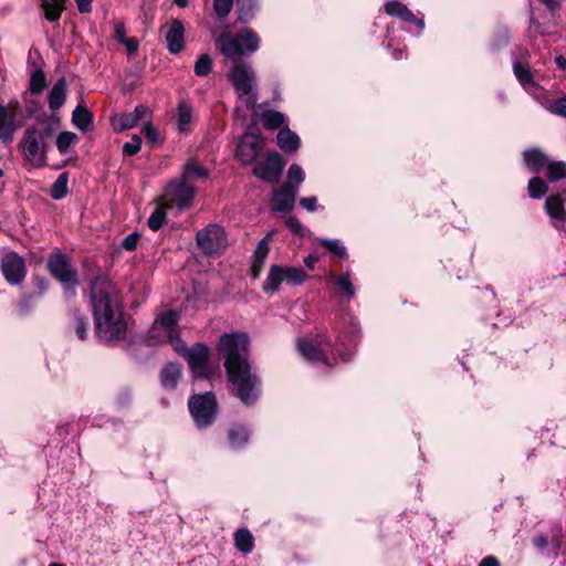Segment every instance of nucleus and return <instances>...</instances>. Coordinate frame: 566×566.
<instances>
[{"instance_id":"38","label":"nucleus","mask_w":566,"mask_h":566,"mask_svg":"<svg viewBox=\"0 0 566 566\" xmlns=\"http://www.w3.org/2000/svg\"><path fill=\"white\" fill-rule=\"evenodd\" d=\"M67 174L63 172L53 182L50 195L54 200H61L67 195Z\"/></svg>"},{"instance_id":"31","label":"nucleus","mask_w":566,"mask_h":566,"mask_svg":"<svg viewBox=\"0 0 566 566\" xmlns=\"http://www.w3.org/2000/svg\"><path fill=\"white\" fill-rule=\"evenodd\" d=\"M72 325L78 339L85 340L88 332V318L78 311L72 313Z\"/></svg>"},{"instance_id":"54","label":"nucleus","mask_w":566,"mask_h":566,"mask_svg":"<svg viewBox=\"0 0 566 566\" xmlns=\"http://www.w3.org/2000/svg\"><path fill=\"white\" fill-rule=\"evenodd\" d=\"M149 113V109L147 106L138 105L135 107L130 114L133 115L135 122L138 124L142 119H144Z\"/></svg>"},{"instance_id":"27","label":"nucleus","mask_w":566,"mask_h":566,"mask_svg":"<svg viewBox=\"0 0 566 566\" xmlns=\"http://www.w3.org/2000/svg\"><path fill=\"white\" fill-rule=\"evenodd\" d=\"M524 161L533 172H539L545 168L548 159L541 150L530 149L524 153Z\"/></svg>"},{"instance_id":"30","label":"nucleus","mask_w":566,"mask_h":566,"mask_svg":"<svg viewBox=\"0 0 566 566\" xmlns=\"http://www.w3.org/2000/svg\"><path fill=\"white\" fill-rule=\"evenodd\" d=\"M249 431L243 426H233L230 428L228 433L229 444L233 449L241 448L249 440Z\"/></svg>"},{"instance_id":"35","label":"nucleus","mask_w":566,"mask_h":566,"mask_svg":"<svg viewBox=\"0 0 566 566\" xmlns=\"http://www.w3.org/2000/svg\"><path fill=\"white\" fill-rule=\"evenodd\" d=\"M77 136L72 132H62L56 137V148L61 155H65L76 144Z\"/></svg>"},{"instance_id":"37","label":"nucleus","mask_w":566,"mask_h":566,"mask_svg":"<svg viewBox=\"0 0 566 566\" xmlns=\"http://www.w3.org/2000/svg\"><path fill=\"white\" fill-rule=\"evenodd\" d=\"M112 125L115 132H124L137 125L130 113L115 115L112 118Z\"/></svg>"},{"instance_id":"51","label":"nucleus","mask_w":566,"mask_h":566,"mask_svg":"<svg viewBox=\"0 0 566 566\" xmlns=\"http://www.w3.org/2000/svg\"><path fill=\"white\" fill-rule=\"evenodd\" d=\"M144 134H145V137L147 139V142L150 144V145H155L159 142V135H158V132L157 129L150 124H146L144 126V129H143Z\"/></svg>"},{"instance_id":"59","label":"nucleus","mask_w":566,"mask_h":566,"mask_svg":"<svg viewBox=\"0 0 566 566\" xmlns=\"http://www.w3.org/2000/svg\"><path fill=\"white\" fill-rule=\"evenodd\" d=\"M533 542H534L535 547L538 551L543 552L548 545V537L545 535H538L534 538Z\"/></svg>"},{"instance_id":"5","label":"nucleus","mask_w":566,"mask_h":566,"mask_svg":"<svg viewBox=\"0 0 566 566\" xmlns=\"http://www.w3.org/2000/svg\"><path fill=\"white\" fill-rule=\"evenodd\" d=\"M239 98L248 108H253L258 102L255 73L251 65L243 61H234L229 74Z\"/></svg>"},{"instance_id":"26","label":"nucleus","mask_w":566,"mask_h":566,"mask_svg":"<svg viewBox=\"0 0 566 566\" xmlns=\"http://www.w3.org/2000/svg\"><path fill=\"white\" fill-rule=\"evenodd\" d=\"M41 8L44 11L45 19L55 22L65 9V0H41Z\"/></svg>"},{"instance_id":"11","label":"nucleus","mask_w":566,"mask_h":566,"mask_svg":"<svg viewBox=\"0 0 566 566\" xmlns=\"http://www.w3.org/2000/svg\"><path fill=\"white\" fill-rule=\"evenodd\" d=\"M179 346L181 349L177 353L187 359L193 376L196 378H208L211 374L209 366V348L201 343L196 344L191 348H187L184 342L182 345Z\"/></svg>"},{"instance_id":"49","label":"nucleus","mask_w":566,"mask_h":566,"mask_svg":"<svg viewBox=\"0 0 566 566\" xmlns=\"http://www.w3.org/2000/svg\"><path fill=\"white\" fill-rule=\"evenodd\" d=\"M142 146V138L138 135H134L132 137V140L128 143H125L123 146V154L125 156H134L140 150Z\"/></svg>"},{"instance_id":"61","label":"nucleus","mask_w":566,"mask_h":566,"mask_svg":"<svg viewBox=\"0 0 566 566\" xmlns=\"http://www.w3.org/2000/svg\"><path fill=\"white\" fill-rule=\"evenodd\" d=\"M11 138V130L7 127L6 122H0V139L8 142Z\"/></svg>"},{"instance_id":"55","label":"nucleus","mask_w":566,"mask_h":566,"mask_svg":"<svg viewBox=\"0 0 566 566\" xmlns=\"http://www.w3.org/2000/svg\"><path fill=\"white\" fill-rule=\"evenodd\" d=\"M316 203V197H305L300 200V205L307 211H315L317 209Z\"/></svg>"},{"instance_id":"10","label":"nucleus","mask_w":566,"mask_h":566,"mask_svg":"<svg viewBox=\"0 0 566 566\" xmlns=\"http://www.w3.org/2000/svg\"><path fill=\"white\" fill-rule=\"evenodd\" d=\"M195 187L186 184L181 179L170 181L159 200L169 209L177 208L179 210L189 206L195 197Z\"/></svg>"},{"instance_id":"18","label":"nucleus","mask_w":566,"mask_h":566,"mask_svg":"<svg viewBox=\"0 0 566 566\" xmlns=\"http://www.w3.org/2000/svg\"><path fill=\"white\" fill-rule=\"evenodd\" d=\"M185 28L181 21L174 20L166 33L168 50L172 54H178L184 50Z\"/></svg>"},{"instance_id":"48","label":"nucleus","mask_w":566,"mask_h":566,"mask_svg":"<svg viewBox=\"0 0 566 566\" xmlns=\"http://www.w3.org/2000/svg\"><path fill=\"white\" fill-rule=\"evenodd\" d=\"M319 242H321V244L323 247H325L329 251L334 252L338 256H340V258H346L347 256L346 248L340 243L339 240H336V239H333V240H331V239H321Z\"/></svg>"},{"instance_id":"52","label":"nucleus","mask_w":566,"mask_h":566,"mask_svg":"<svg viewBox=\"0 0 566 566\" xmlns=\"http://www.w3.org/2000/svg\"><path fill=\"white\" fill-rule=\"evenodd\" d=\"M271 237L272 233H268L262 240H260L254 253L259 254V256H268L270 252L269 241Z\"/></svg>"},{"instance_id":"4","label":"nucleus","mask_w":566,"mask_h":566,"mask_svg":"<svg viewBox=\"0 0 566 566\" xmlns=\"http://www.w3.org/2000/svg\"><path fill=\"white\" fill-rule=\"evenodd\" d=\"M217 45L220 52L230 57L233 62L240 61L242 55H250L258 51L260 39L251 29L243 28L235 35L230 32H223L217 39Z\"/></svg>"},{"instance_id":"41","label":"nucleus","mask_w":566,"mask_h":566,"mask_svg":"<svg viewBox=\"0 0 566 566\" xmlns=\"http://www.w3.org/2000/svg\"><path fill=\"white\" fill-rule=\"evenodd\" d=\"M258 0H237L239 19L243 22H248L252 18Z\"/></svg>"},{"instance_id":"56","label":"nucleus","mask_w":566,"mask_h":566,"mask_svg":"<svg viewBox=\"0 0 566 566\" xmlns=\"http://www.w3.org/2000/svg\"><path fill=\"white\" fill-rule=\"evenodd\" d=\"M285 223L287 228L294 233H300L302 231V224L300 220L295 217H289Z\"/></svg>"},{"instance_id":"13","label":"nucleus","mask_w":566,"mask_h":566,"mask_svg":"<svg viewBox=\"0 0 566 566\" xmlns=\"http://www.w3.org/2000/svg\"><path fill=\"white\" fill-rule=\"evenodd\" d=\"M1 272L11 285H18L24 281L27 269L24 259L17 252H9L1 259Z\"/></svg>"},{"instance_id":"63","label":"nucleus","mask_w":566,"mask_h":566,"mask_svg":"<svg viewBox=\"0 0 566 566\" xmlns=\"http://www.w3.org/2000/svg\"><path fill=\"white\" fill-rule=\"evenodd\" d=\"M318 261V258L316 255H307L305 259H304V263L307 268L310 269H314V265L315 263Z\"/></svg>"},{"instance_id":"40","label":"nucleus","mask_w":566,"mask_h":566,"mask_svg":"<svg viewBox=\"0 0 566 566\" xmlns=\"http://www.w3.org/2000/svg\"><path fill=\"white\" fill-rule=\"evenodd\" d=\"M285 282L292 285H301L307 277V274L301 268L283 266Z\"/></svg>"},{"instance_id":"46","label":"nucleus","mask_w":566,"mask_h":566,"mask_svg":"<svg viewBox=\"0 0 566 566\" xmlns=\"http://www.w3.org/2000/svg\"><path fill=\"white\" fill-rule=\"evenodd\" d=\"M304 179L305 174L302 167L297 164H292L287 170V182L285 185H291L298 188Z\"/></svg>"},{"instance_id":"23","label":"nucleus","mask_w":566,"mask_h":566,"mask_svg":"<svg viewBox=\"0 0 566 566\" xmlns=\"http://www.w3.org/2000/svg\"><path fill=\"white\" fill-rule=\"evenodd\" d=\"M276 142L284 153H295L301 143L300 137L289 128H283L277 133Z\"/></svg>"},{"instance_id":"57","label":"nucleus","mask_w":566,"mask_h":566,"mask_svg":"<svg viewBox=\"0 0 566 566\" xmlns=\"http://www.w3.org/2000/svg\"><path fill=\"white\" fill-rule=\"evenodd\" d=\"M93 0H75L76 7L81 13H90L92 11Z\"/></svg>"},{"instance_id":"33","label":"nucleus","mask_w":566,"mask_h":566,"mask_svg":"<svg viewBox=\"0 0 566 566\" xmlns=\"http://www.w3.org/2000/svg\"><path fill=\"white\" fill-rule=\"evenodd\" d=\"M329 279L334 282V284L343 291V293L348 297L352 298L355 296V287L353 283L350 282V277L348 273L340 274L338 276L334 274H329Z\"/></svg>"},{"instance_id":"39","label":"nucleus","mask_w":566,"mask_h":566,"mask_svg":"<svg viewBox=\"0 0 566 566\" xmlns=\"http://www.w3.org/2000/svg\"><path fill=\"white\" fill-rule=\"evenodd\" d=\"M169 209L168 207H165L164 203L159 200L158 207L153 211L150 217L148 218V227L157 231L159 230L165 220H166V210Z\"/></svg>"},{"instance_id":"6","label":"nucleus","mask_w":566,"mask_h":566,"mask_svg":"<svg viewBox=\"0 0 566 566\" xmlns=\"http://www.w3.org/2000/svg\"><path fill=\"white\" fill-rule=\"evenodd\" d=\"M188 406L198 428L205 429L216 420L217 400L213 394L193 395L190 397Z\"/></svg>"},{"instance_id":"53","label":"nucleus","mask_w":566,"mask_h":566,"mask_svg":"<svg viewBox=\"0 0 566 566\" xmlns=\"http://www.w3.org/2000/svg\"><path fill=\"white\" fill-rule=\"evenodd\" d=\"M139 240V234L136 232H133L128 234L123 241H122V248L127 251H133L136 249L137 243Z\"/></svg>"},{"instance_id":"20","label":"nucleus","mask_w":566,"mask_h":566,"mask_svg":"<svg viewBox=\"0 0 566 566\" xmlns=\"http://www.w3.org/2000/svg\"><path fill=\"white\" fill-rule=\"evenodd\" d=\"M67 84L65 77H60L49 92L48 102L52 111L60 109L66 99Z\"/></svg>"},{"instance_id":"62","label":"nucleus","mask_w":566,"mask_h":566,"mask_svg":"<svg viewBox=\"0 0 566 566\" xmlns=\"http://www.w3.org/2000/svg\"><path fill=\"white\" fill-rule=\"evenodd\" d=\"M479 566H500V563L496 557L490 555V556L484 557L480 562Z\"/></svg>"},{"instance_id":"21","label":"nucleus","mask_w":566,"mask_h":566,"mask_svg":"<svg viewBox=\"0 0 566 566\" xmlns=\"http://www.w3.org/2000/svg\"><path fill=\"white\" fill-rule=\"evenodd\" d=\"M209 176V171L195 161H190L185 165L181 175V180L188 185L193 186L199 180H205Z\"/></svg>"},{"instance_id":"42","label":"nucleus","mask_w":566,"mask_h":566,"mask_svg":"<svg viewBox=\"0 0 566 566\" xmlns=\"http://www.w3.org/2000/svg\"><path fill=\"white\" fill-rule=\"evenodd\" d=\"M212 65L213 62L210 55L201 54L195 63V74L200 77L207 76L211 73Z\"/></svg>"},{"instance_id":"44","label":"nucleus","mask_w":566,"mask_h":566,"mask_svg":"<svg viewBox=\"0 0 566 566\" xmlns=\"http://www.w3.org/2000/svg\"><path fill=\"white\" fill-rule=\"evenodd\" d=\"M46 86L45 74L42 70H35L30 78V91L33 94H41Z\"/></svg>"},{"instance_id":"2","label":"nucleus","mask_w":566,"mask_h":566,"mask_svg":"<svg viewBox=\"0 0 566 566\" xmlns=\"http://www.w3.org/2000/svg\"><path fill=\"white\" fill-rule=\"evenodd\" d=\"M249 338L243 333L223 335L220 352L226 358L224 366L229 380L237 389V396L244 405H252L258 397V377L251 373L248 360Z\"/></svg>"},{"instance_id":"9","label":"nucleus","mask_w":566,"mask_h":566,"mask_svg":"<svg viewBox=\"0 0 566 566\" xmlns=\"http://www.w3.org/2000/svg\"><path fill=\"white\" fill-rule=\"evenodd\" d=\"M196 241L199 249L207 255L220 254L228 245L226 232L218 224H209L199 230Z\"/></svg>"},{"instance_id":"60","label":"nucleus","mask_w":566,"mask_h":566,"mask_svg":"<svg viewBox=\"0 0 566 566\" xmlns=\"http://www.w3.org/2000/svg\"><path fill=\"white\" fill-rule=\"evenodd\" d=\"M115 39L120 43L128 39L126 38V30L120 23L115 25Z\"/></svg>"},{"instance_id":"12","label":"nucleus","mask_w":566,"mask_h":566,"mask_svg":"<svg viewBox=\"0 0 566 566\" xmlns=\"http://www.w3.org/2000/svg\"><path fill=\"white\" fill-rule=\"evenodd\" d=\"M263 147L264 138L261 134L245 133L237 147L235 156L243 165H251Z\"/></svg>"},{"instance_id":"64","label":"nucleus","mask_w":566,"mask_h":566,"mask_svg":"<svg viewBox=\"0 0 566 566\" xmlns=\"http://www.w3.org/2000/svg\"><path fill=\"white\" fill-rule=\"evenodd\" d=\"M555 62L560 70L566 69V59L564 56H562V55L557 56L555 59Z\"/></svg>"},{"instance_id":"32","label":"nucleus","mask_w":566,"mask_h":566,"mask_svg":"<svg viewBox=\"0 0 566 566\" xmlns=\"http://www.w3.org/2000/svg\"><path fill=\"white\" fill-rule=\"evenodd\" d=\"M192 122V109L186 103H180L178 106L177 128L180 133H188Z\"/></svg>"},{"instance_id":"29","label":"nucleus","mask_w":566,"mask_h":566,"mask_svg":"<svg viewBox=\"0 0 566 566\" xmlns=\"http://www.w3.org/2000/svg\"><path fill=\"white\" fill-rule=\"evenodd\" d=\"M545 209L551 218L556 220H565L566 211L564 209L563 200L559 196L553 195L546 199Z\"/></svg>"},{"instance_id":"43","label":"nucleus","mask_w":566,"mask_h":566,"mask_svg":"<svg viewBox=\"0 0 566 566\" xmlns=\"http://www.w3.org/2000/svg\"><path fill=\"white\" fill-rule=\"evenodd\" d=\"M528 195L531 198L538 199L547 191V185L541 177H533L528 181Z\"/></svg>"},{"instance_id":"19","label":"nucleus","mask_w":566,"mask_h":566,"mask_svg":"<svg viewBox=\"0 0 566 566\" xmlns=\"http://www.w3.org/2000/svg\"><path fill=\"white\" fill-rule=\"evenodd\" d=\"M385 11L387 14L398 17L402 21L408 23H415L422 30L424 28L423 20L417 19L416 15L401 2L389 1L385 4Z\"/></svg>"},{"instance_id":"34","label":"nucleus","mask_w":566,"mask_h":566,"mask_svg":"<svg viewBox=\"0 0 566 566\" xmlns=\"http://www.w3.org/2000/svg\"><path fill=\"white\" fill-rule=\"evenodd\" d=\"M261 120L265 128L276 129L284 123V115L276 111H264L261 114Z\"/></svg>"},{"instance_id":"16","label":"nucleus","mask_w":566,"mask_h":566,"mask_svg":"<svg viewBox=\"0 0 566 566\" xmlns=\"http://www.w3.org/2000/svg\"><path fill=\"white\" fill-rule=\"evenodd\" d=\"M513 72L523 88L531 93L534 97L538 98L539 95L537 92H541L542 88L535 82L534 74L532 73L528 64L521 61H515L513 64Z\"/></svg>"},{"instance_id":"25","label":"nucleus","mask_w":566,"mask_h":566,"mask_svg":"<svg viewBox=\"0 0 566 566\" xmlns=\"http://www.w3.org/2000/svg\"><path fill=\"white\" fill-rule=\"evenodd\" d=\"M234 545L238 551L249 554L254 548V537L248 528H239L233 536Z\"/></svg>"},{"instance_id":"22","label":"nucleus","mask_w":566,"mask_h":566,"mask_svg":"<svg viewBox=\"0 0 566 566\" xmlns=\"http://www.w3.org/2000/svg\"><path fill=\"white\" fill-rule=\"evenodd\" d=\"M285 281L283 266L272 265L263 283V292L273 294L280 290L281 283Z\"/></svg>"},{"instance_id":"1","label":"nucleus","mask_w":566,"mask_h":566,"mask_svg":"<svg viewBox=\"0 0 566 566\" xmlns=\"http://www.w3.org/2000/svg\"><path fill=\"white\" fill-rule=\"evenodd\" d=\"M91 304L98 338L105 343L124 339L127 323L116 286L105 277H96L91 289Z\"/></svg>"},{"instance_id":"50","label":"nucleus","mask_w":566,"mask_h":566,"mask_svg":"<svg viewBox=\"0 0 566 566\" xmlns=\"http://www.w3.org/2000/svg\"><path fill=\"white\" fill-rule=\"evenodd\" d=\"M266 258L268 256H259V254L256 253L253 254L251 264V275L254 280L260 276Z\"/></svg>"},{"instance_id":"3","label":"nucleus","mask_w":566,"mask_h":566,"mask_svg":"<svg viewBox=\"0 0 566 566\" xmlns=\"http://www.w3.org/2000/svg\"><path fill=\"white\" fill-rule=\"evenodd\" d=\"M54 135L55 129L50 123L28 126L18 143L23 160L34 168L45 167Z\"/></svg>"},{"instance_id":"15","label":"nucleus","mask_w":566,"mask_h":566,"mask_svg":"<svg viewBox=\"0 0 566 566\" xmlns=\"http://www.w3.org/2000/svg\"><path fill=\"white\" fill-rule=\"evenodd\" d=\"M284 168L282 157L277 153H270L264 160L258 163L253 168V174L270 184L279 181Z\"/></svg>"},{"instance_id":"58","label":"nucleus","mask_w":566,"mask_h":566,"mask_svg":"<svg viewBox=\"0 0 566 566\" xmlns=\"http://www.w3.org/2000/svg\"><path fill=\"white\" fill-rule=\"evenodd\" d=\"M123 44L126 46L127 53L129 55L136 53V51L138 50V42L134 38H128L123 42Z\"/></svg>"},{"instance_id":"14","label":"nucleus","mask_w":566,"mask_h":566,"mask_svg":"<svg viewBox=\"0 0 566 566\" xmlns=\"http://www.w3.org/2000/svg\"><path fill=\"white\" fill-rule=\"evenodd\" d=\"M297 348L301 355L311 363H324L331 366L329 352L333 353L332 345L328 342L319 343L310 339H300Z\"/></svg>"},{"instance_id":"36","label":"nucleus","mask_w":566,"mask_h":566,"mask_svg":"<svg viewBox=\"0 0 566 566\" xmlns=\"http://www.w3.org/2000/svg\"><path fill=\"white\" fill-rule=\"evenodd\" d=\"M546 176L549 181L554 182L559 179L566 178V163L553 161L546 164Z\"/></svg>"},{"instance_id":"8","label":"nucleus","mask_w":566,"mask_h":566,"mask_svg":"<svg viewBox=\"0 0 566 566\" xmlns=\"http://www.w3.org/2000/svg\"><path fill=\"white\" fill-rule=\"evenodd\" d=\"M48 268L63 286L66 294L73 295L77 285V272L71 265L70 259L61 253L52 254L48 260Z\"/></svg>"},{"instance_id":"47","label":"nucleus","mask_w":566,"mask_h":566,"mask_svg":"<svg viewBox=\"0 0 566 566\" xmlns=\"http://www.w3.org/2000/svg\"><path fill=\"white\" fill-rule=\"evenodd\" d=\"M233 0H213V9L219 19H226L231 12Z\"/></svg>"},{"instance_id":"28","label":"nucleus","mask_w":566,"mask_h":566,"mask_svg":"<svg viewBox=\"0 0 566 566\" xmlns=\"http://www.w3.org/2000/svg\"><path fill=\"white\" fill-rule=\"evenodd\" d=\"M93 116L83 105H77L72 114V122L82 132H87L92 126Z\"/></svg>"},{"instance_id":"17","label":"nucleus","mask_w":566,"mask_h":566,"mask_svg":"<svg viewBox=\"0 0 566 566\" xmlns=\"http://www.w3.org/2000/svg\"><path fill=\"white\" fill-rule=\"evenodd\" d=\"M296 195L297 187L283 185L273 193L272 208L276 211H290L294 206Z\"/></svg>"},{"instance_id":"7","label":"nucleus","mask_w":566,"mask_h":566,"mask_svg":"<svg viewBox=\"0 0 566 566\" xmlns=\"http://www.w3.org/2000/svg\"><path fill=\"white\" fill-rule=\"evenodd\" d=\"M179 315L176 311H167L163 313L155 322L149 331V339L160 342L167 339L176 352H180L182 340L176 331Z\"/></svg>"},{"instance_id":"45","label":"nucleus","mask_w":566,"mask_h":566,"mask_svg":"<svg viewBox=\"0 0 566 566\" xmlns=\"http://www.w3.org/2000/svg\"><path fill=\"white\" fill-rule=\"evenodd\" d=\"M542 105L549 113L555 114L560 117H566V95L558 98L557 101H545L542 102Z\"/></svg>"},{"instance_id":"24","label":"nucleus","mask_w":566,"mask_h":566,"mask_svg":"<svg viewBox=\"0 0 566 566\" xmlns=\"http://www.w3.org/2000/svg\"><path fill=\"white\" fill-rule=\"evenodd\" d=\"M181 375V368L179 365L169 363L165 365L160 373L161 385L165 388H175Z\"/></svg>"}]
</instances>
